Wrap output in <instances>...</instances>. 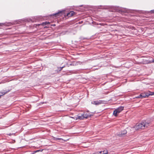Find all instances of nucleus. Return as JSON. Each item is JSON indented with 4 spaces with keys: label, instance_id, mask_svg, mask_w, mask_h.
<instances>
[{
    "label": "nucleus",
    "instance_id": "obj_8",
    "mask_svg": "<svg viewBox=\"0 0 154 154\" xmlns=\"http://www.w3.org/2000/svg\"><path fill=\"white\" fill-rule=\"evenodd\" d=\"M75 12L73 11H71L67 14V16L69 17H70L74 15Z\"/></svg>",
    "mask_w": 154,
    "mask_h": 154
},
{
    "label": "nucleus",
    "instance_id": "obj_15",
    "mask_svg": "<svg viewBox=\"0 0 154 154\" xmlns=\"http://www.w3.org/2000/svg\"><path fill=\"white\" fill-rule=\"evenodd\" d=\"M43 150V149H39L35 151L34 152V153H35L37 152H42V151Z\"/></svg>",
    "mask_w": 154,
    "mask_h": 154
},
{
    "label": "nucleus",
    "instance_id": "obj_20",
    "mask_svg": "<svg viewBox=\"0 0 154 154\" xmlns=\"http://www.w3.org/2000/svg\"><path fill=\"white\" fill-rule=\"evenodd\" d=\"M136 98H141V97H140V95H139V96L136 97Z\"/></svg>",
    "mask_w": 154,
    "mask_h": 154
},
{
    "label": "nucleus",
    "instance_id": "obj_14",
    "mask_svg": "<svg viewBox=\"0 0 154 154\" xmlns=\"http://www.w3.org/2000/svg\"><path fill=\"white\" fill-rule=\"evenodd\" d=\"M50 23L48 21H46L45 22H43L42 23V25L43 26H45L48 24Z\"/></svg>",
    "mask_w": 154,
    "mask_h": 154
},
{
    "label": "nucleus",
    "instance_id": "obj_3",
    "mask_svg": "<svg viewBox=\"0 0 154 154\" xmlns=\"http://www.w3.org/2000/svg\"><path fill=\"white\" fill-rule=\"evenodd\" d=\"M124 107L120 106L115 109L113 112V115L115 116H117L118 114L124 109Z\"/></svg>",
    "mask_w": 154,
    "mask_h": 154
},
{
    "label": "nucleus",
    "instance_id": "obj_7",
    "mask_svg": "<svg viewBox=\"0 0 154 154\" xmlns=\"http://www.w3.org/2000/svg\"><path fill=\"white\" fill-rule=\"evenodd\" d=\"M76 119H84L83 114H79L76 118Z\"/></svg>",
    "mask_w": 154,
    "mask_h": 154
},
{
    "label": "nucleus",
    "instance_id": "obj_4",
    "mask_svg": "<svg viewBox=\"0 0 154 154\" xmlns=\"http://www.w3.org/2000/svg\"><path fill=\"white\" fill-rule=\"evenodd\" d=\"M103 101L102 100H99L94 101H92L91 103V104L95 105H99L101 103H103Z\"/></svg>",
    "mask_w": 154,
    "mask_h": 154
},
{
    "label": "nucleus",
    "instance_id": "obj_2",
    "mask_svg": "<svg viewBox=\"0 0 154 154\" xmlns=\"http://www.w3.org/2000/svg\"><path fill=\"white\" fill-rule=\"evenodd\" d=\"M150 124V122L148 121L143 120L140 123L137 124L134 127L135 129L136 130H139L140 129H144L145 128H147L149 126Z\"/></svg>",
    "mask_w": 154,
    "mask_h": 154
},
{
    "label": "nucleus",
    "instance_id": "obj_10",
    "mask_svg": "<svg viewBox=\"0 0 154 154\" xmlns=\"http://www.w3.org/2000/svg\"><path fill=\"white\" fill-rule=\"evenodd\" d=\"M100 154H107L108 153V152L107 150H104L100 152Z\"/></svg>",
    "mask_w": 154,
    "mask_h": 154
},
{
    "label": "nucleus",
    "instance_id": "obj_6",
    "mask_svg": "<svg viewBox=\"0 0 154 154\" xmlns=\"http://www.w3.org/2000/svg\"><path fill=\"white\" fill-rule=\"evenodd\" d=\"M140 97H141V98L148 97V93L147 92L141 93L140 95Z\"/></svg>",
    "mask_w": 154,
    "mask_h": 154
},
{
    "label": "nucleus",
    "instance_id": "obj_5",
    "mask_svg": "<svg viewBox=\"0 0 154 154\" xmlns=\"http://www.w3.org/2000/svg\"><path fill=\"white\" fill-rule=\"evenodd\" d=\"M10 90H3L0 91V98L1 97L3 96L10 91Z\"/></svg>",
    "mask_w": 154,
    "mask_h": 154
},
{
    "label": "nucleus",
    "instance_id": "obj_1",
    "mask_svg": "<svg viewBox=\"0 0 154 154\" xmlns=\"http://www.w3.org/2000/svg\"><path fill=\"white\" fill-rule=\"evenodd\" d=\"M150 124V122L148 121L143 120L140 123L137 124L134 127L135 129L136 130H139L140 129H144L145 128H147L149 126Z\"/></svg>",
    "mask_w": 154,
    "mask_h": 154
},
{
    "label": "nucleus",
    "instance_id": "obj_9",
    "mask_svg": "<svg viewBox=\"0 0 154 154\" xmlns=\"http://www.w3.org/2000/svg\"><path fill=\"white\" fill-rule=\"evenodd\" d=\"M127 133V131L125 130H124L121 132V134L120 135V136H122V135H125Z\"/></svg>",
    "mask_w": 154,
    "mask_h": 154
},
{
    "label": "nucleus",
    "instance_id": "obj_21",
    "mask_svg": "<svg viewBox=\"0 0 154 154\" xmlns=\"http://www.w3.org/2000/svg\"><path fill=\"white\" fill-rule=\"evenodd\" d=\"M1 25V24L0 23V26Z\"/></svg>",
    "mask_w": 154,
    "mask_h": 154
},
{
    "label": "nucleus",
    "instance_id": "obj_13",
    "mask_svg": "<svg viewBox=\"0 0 154 154\" xmlns=\"http://www.w3.org/2000/svg\"><path fill=\"white\" fill-rule=\"evenodd\" d=\"M62 11H60L57 13H55L54 14H53V15H55L56 17H57L61 13H62Z\"/></svg>",
    "mask_w": 154,
    "mask_h": 154
},
{
    "label": "nucleus",
    "instance_id": "obj_16",
    "mask_svg": "<svg viewBox=\"0 0 154 154\" xmlns=\"http://www.w3.org/2000/svg\"><path fill=\"white\" fill-rule=\"evenodd\" d=\"M154 63V59L152 60L151 61H149L148 63Z\"/></svg>",
    "mask_w": 154,
    "mask_h": 154
},
{
    "label": "nucleus",
    "instance_id": "obj_11",
    "mask_svg": "<svg viewBox=\"0 0 154 154\" xmlns=\"http://www.w3.org/2000/svg\"><path fill=\"white\" fill-rule=\"evenodd\" d=\"M147 92L148 93V97L150 95H154V92H151L150 91H147Z\"/></svg>",
    "mask_w": 154,
    "mask_h": 154
},
{
    "label": "nucleus",
    "instance_id": "obj_12",
    "mask_svg": "<svg viewBox=\"0 0 154 154\" xmlns=\"http://www.w3.org/2000/svg\"><path fill=\"white\" fill-rule=\"evenodd\" d=\"M83 114L84 119V118L87 119L89 117V116H90L89 115H87V114L84 113Z\"/></svg>",
    "mask_w": 154,
    "mask_h": 154
},
{
    "label": "nucleus",
    "instance_id": "obj_17",
    "mask_svg": "<svg viewBox=\"0 0 154 154\" xmlns=\"http://www.w3.org/2000/svg\"><path fill=\"white\" fill-rule=\"evenodd\" d=\"M92 154H100V152H96L93 153Z\"/></svg>",
    "mask_w": 154,
    "mask_h": 154
},
{
    "label": "nucleus",
    "instance_id": "obj_19",
    "mask_svg": "<svg viewBox=\"0 0 154 154\" xmlns=\"http://www.w3.org/2000/svg\"><path fill=\"white\" fill-rule=\"evenodd\" d=\"M151 12L152 13H154V9L151 11Z\"/></svg>",
    "mask_w": 154,
    "mask_h": 154
},
{
    "label": "nucleus",
    "instance_id": "obj_18",
    "mask_svg": "<svg viewBox=\"0 0 154 154\" xmlns=\"http://www.w3.org/2000/svg\"><path fill=\"white\" fill-rule=\"evenodd\" d=\"M64 67V66H63V67H60V69L59 70V71H61V70L62 69H63V67Z\"/></svg>",
    "mask_w": 154,
    "mask_h": 154
}]
</instances>
